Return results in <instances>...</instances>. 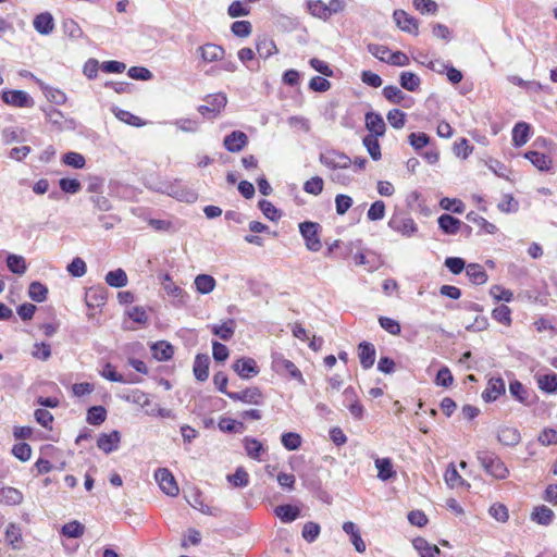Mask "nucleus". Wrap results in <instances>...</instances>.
Instances as JSON below:
<instances>
[{"mask_svg":"<svg viewBox=\"0 0 557 557\" xmlns=\"http://www.w3.org/2000/svg\"><path fill=\"white\" fill-rule=\"evenodd\" d=\"M492 317L494 320L502 324L510 325L511 323V310L506 305H500L494 308L492 311Z\"/></svg>","mask_w":557,"mask_h":557,"instance_id":"nucleus-55","label":"nucleus"},{"mask_svg":"<svg viewBox=\"0 0 557 557\" xmlns=\"http://www.w3.org/2000/svg\"><path fill=\"white\" fill-rule=\"evenodd\" d=\"M321 528L318 523L309 521L305 523L301 535L308 543H313L320 534Z\"/></svg>","mask_w":557,"mask_h":557,"instance_id":"nucleus-60","label":"nucleus"},{"mask_svg":"<svg viewBox=\"0 0 557 557\" xmlns=\"http://www.w3.org/2000/svg\"><path fill=\"white\" fill-rule=\"evenodd\" d=\"M531 126L525 122H518L512 128V144L515 147H522L530 137Z\"/></svg>","mask_w":557,"mask_h":557,"instance_id":"nucleus-28","label":"nucleus"},{"mask_svg":"<svg viewBox=\"0 0 557 557\" xmlns=\"http://www.w3.org/2000/svg\"><path fill=\"white\" fill-rule=\"evenodd\" d=\"M466 274L470 282L475 285H482L487 281V273L479 263H469L466 268Z\"/></svg>","mask_w":557,"mask_h":557,"instance_id":"nucleus-31","label":"nucleus"},{"mask_svg":"<svg viewBox=\"0 0 557 557\" xmlns=\"http://www.w3.org/2000/svg\"><path fill=\"white\" fill-rule=\"evenodd\" d=\"M99 374L107 379L110 382H117V383H126L127 381L124 379L122 374H120L115 367L112 366L110 362H107L102 370L99 372Z\"/></svg>","mask_w":557,"mask_h":557,"instance_id":"nucleus-56","label":"nucleus"},{"mask_svg":"<svg viewBox=\"0 0 557 557\" xmlns=\"http://www.w3.org/2000/svg\"><path fill=\"white\" fill-rule=\"evenodd\" d=\"M308 10L310 14H312L314 17L321 18L323 21H326L331 17L327 5L322 0H309L307 2Z\"/></svg>","mask_w":557,"mask_h":557,"instance_id":"nucleus-42","label":"nucleus"},{"mask_svg":"<svg viewBox=\"0 0 557 557\" xmlns=\"http://www.w3.org/2000/svg\"><path fill=\"white\" fill-rule=\"evenodd\" d=\"M408 141L414 150H421L430 143V136L426 133H411L408 136Z\"/></svg>","mask_w":557,"mask_h":557,"instance_id":"nucleus-61","label":"nucleus"},{"mask_svg":"<svg viewBox=\"0 0 557 557\" xmlns=\"http://www.w3.org/2000/svg\"><path fill=\"white\" fill-rule=\"evenodd\" d=\"M197 52L199 53L201 60L207 63L222 60L225 54L223 47L210 42L200 46L197 49Z\"/></svg>","mask_w":557,"mask_h":557,"instance_id":"nucleus-16","label":"nucleus"},{"mask_svg":"<svg viewBox=\"0 0 557 557\" xmlns=\"http://www.w3.org/2000/svg\"><path fill=\"white\" fill-rule=\"evenodd\" d=\"M107 419V410L103 406H92L87 410L86 421L90 425H100Z\"/></svg>","mask_w":557,"mask_h":557,"instance_id":"nucleus-44","label":"nucleus"},{"mask_svg":"<svg viewBox=\"0 0 557 557\" xmlns=\"http://www.w3.org/2000/svg\"><path fill=\"white\" fill-rule=\"evenodd\" d=\"M537 385L540 389L547 394L557 393V374L548 373L537 377Z\"/></svg>","mask_w":557,"mask_h":557,"instance_id":"nucleus-43","label":"nucleus"},{"mask_svg":"<svg viewBox=\"0 0 557 557\" xmlns=\"http://www.w3.org/2000/svg\"><path fill=\"white\" fill-rule=\"evenodd\" d=\"M510 395L524 406H530L533 403L531 399V393L529 389L518 380H513L509 383Z\"/></svg>","mask_w":557,"mask_h":557,"instance_id":"nucleus-24","label":"nucleus"},{"mask_svg":"<svg viewBox=\"0 0 557 557\" xmlns=\"http://www.w3.org/2000/svg\"><path fill=\"white\" fill-rule=\"evenodd\" d=\"M394 22L397 27H399L403 32L417 36L419 34V23L418 20L411 15H409L404 10H395L393 13Z\"/></svg>","mask_w":557,"mask_h":557,"instance_id":"nucleus-12","label":"nucleus"},{"mask_svg":"<svg viewBox=\"0 0 557 557\" xmlns=\"http://www.w3.org/2000/svg\"><path fill=\"white\" fill-rule=\"evenodd\" d=\"M444 265L455 275L460 274L466 270L467 265L465 259L460 257H447L444 261Z\"/></svg>","mask_w":557,"mask_h":557,"instance_id":"nucleus-58","label":"nucleus"},{"mask_svg":"<svg viewBox=\"0 0 557 557\" xmlns=\"http://www.w3.org/2000/svg\"><path fill=\"white\" fill-rule=\"evenodd\" d=\"M554 511L545 505L534 508L531 518L541 525H549L554 520Z\"/></svg>","mask_w":557,"mask_h":557,"instance_id":"nucleus-34","label":"nucleus"},{"mask_svg":"<svg viewBox=\"0 0 557 557\" xmlns=\"http://www.w3.org/2000/svg\"><path fill=\"white\" fill-rule=\"evenodd\" d=\"M383 96L386 100L395 104H401L405 100L406 95L394 85H387L383 88Z\"/></svg>","mask_w":557,"mask_h":557,"instance_id":"nucleus-50","label":"nucleus"},{"mask_svg":"<svg viewBox=\"0 0 557 557\" xmlns=\"http://www.w3.org/2000/svg\"><path fill=\"white\" fill-rule=\"evenodd\" d=\"M247 145L248 136L242 131H233L223 139V146L230 152H239Z\"/></svg>","mask_w":557,"mask_h":557,"instance_id":"nucleus-15","label":"nucleus"},{"mask_svg":"<svg viewBox=\"0 0 557 557\" xmlns=\"http://www.w3.org/2000/svg\"><path fill=\"white\" fill-rule=\"evenodd\" d=\"M388 227L405 237H412L418 232V225L410 216L393 214L387 223Z\"/></svg>","mask_w":557,"mask_h":557,"instance_id":"nucleus-6","label":"nucleus"},{"mask_svg":"<svg viewBox=\"0 0 557 557\" xmlns=\"http://www.w3.org/2000/svg\"><path fill=\"white\" fill-rule=\"evenodd\" d=\"M227 397L234 401H242L255 406H262L265 400L262 391L257 386L247 387L240 392L227 393Z\"/></svg>","mask_w":557,"mask_h":557,"instance_id":"nucleus-7","label":"nucleus"},{"mask_svg":"<svg viewBox=\"0 0 557 557\" xmlns=\"http://www.w3.org/2000/svg\"><path fill=\"white\" fill-rule=\"evenodd\" d=\"M151 351L158 361H168L174 355V347L166 341H159L151 345Z\"/></svg>","mask_w":557,"mask_h":557,"instance_id":"nucleus-26","label":"nucleus"},{"mask_svg":"<svg viewBox=\"0 0 557 557\" xmlns=\"http://www.w3.org/2000/svg\"><path fill=\"white\" fill-rule=\"evenodd\" d=\"M106 283L115 288H121L127 285V275L126 272L123 269H116L113 271H109L106 274Z\"/></svg>","mask_w":557,"mask_h":557,"instance_id":"nucleus-41","label":"nucleus"},{"mask_svg":"<svg viewBox=\"0 0 557 557\" xmlns=\"http://www.w3.org/2000/svg\"><path fill=\"white\" fill-rule=\"evenodd\" d=\"M366 128L369 136L382 137L385 134L386 125L382 115L374 111H369L364 115Z\"/></svg>","mask_w":557,"mask_h":557,"instance_id":"nucleus-13","label":"nucleus"},{"mask_svg":"<svg viewBox=\"0 0 557 557\" xmlns=\"http://www.w3.org/2000/svg\"><path fill=\"white\" fill-rule=\"evenodd\" d=\"M243 442L247 456L251 459L260 460V456L264 451L262 443L250 436H246Z\"/></svg>","mask_w":557,"mask_h":557,"instance_id":"nucleus-38","label":"nucleus"},{"mask_svg":"<svg viewBox=\"0 0 557 557\" xmlns=\"http://www.w3.org/2000/svg\"><path fill=\"white\" fill-rule=\"evenodd\" d=\"M399 84L401 88L414 92L419 89L421 79L413 72H401L399 75Z\"/></svg>","mask_w":557,"mask_h":557,"instance_id":"nucleus-40","label":"nucleus"},{"mask_svg":"<svg viewBox=\"0 0 557 557\" xmlns=\"http://www.w3.org/2000/svg\"><path fill=\"white\" fill-rule=\"evenodd\" d=\"M440 230L446 235H456L463 223L451 214L443 213L437 219Z\"/></svg>","mask_w":557,"mask_h":557,"instance_id":"nucleus-21","label":"nucleus"},{"mask_svg":"<svg viewBox=\"0 0 557 557\" xmlns=\"http://www.w3.org/2000/svg\"><path fill=\"white\" fill-rule=\"evenodd\" d=\"M537 442L543 446L557 445V431L552 428H545L537 436Z\"/></svg>","mask_w":557,"mask_h":557,"instance_id":"nucleus-64","label":"nucleus"},{"mask_svg":"<svg viewBox=\"0 0 557 557\" xmlns=\"http://www.w3.org/2000/svg\"><path fill=\"white\" fill-rule=\"evenodd\" d=\"M258 208L264 214V216L267 219H269L270 221L274 222V221H277L281 218L280 210L275 206H273L270 201H268L265 199L259 200Z\"/></svg>","mask_w":557,"mask_h":557,"instance_id":"nucleus-52","label":"nucleus"},{"mask_svg":"<svg viewBox=\"0 0 557 557\" xmlns=\"http://www.w3.org/2000/svg\"><path fill=\"white\" fill-rule=\"evenodd\" d=\"M60 189L66 194H77L82 189V184L76 178L63 177L59 180Z\"/></svg>","mask_w":557,"mask_h":557,"instance_id":"nucleus-62","label":"nucleus"},{"mask_svg":"<svg viewBox=\"0 0 557 557\" xmlns=\"http://www.w3.org/2000/svg\"><path fill=\"white\" fill-rule=\"evenodd\" d=\"M1 99L5 104L15 108H32L35 104L34 99L24 90H3Z\"/></svg>","mask_w":557,"mask_h":557,"instance_id":"nucleus-9","label":"nucleus"},{"mask_svg":"<svg viewBox=\"0 0 557 557\" xmlns=\"http://www.w3.org/2000/svg\"><path fill=\"white\" fill-rule=\"evenodd\" d=\"M7 267L10 272L17 275H23L27 270L25 258L15 253H8Z\"/></svg>","mask_w":557,"mask_h":557,"instance_id":"nucleus-37","label":"nucleus"},{"mask_svg":"<svg viewBox=\"0 0 557 557\" xmlns=\"http://www.w3.org/2000/svg\"><path fill=\"white\" fill-rule=\"evenodd\" d=\"M66 270L67 272L73 276V277H82L86 274L87 272V265H86V262L79 258V257H75L66 267Z\"/></svg>","mask_w":557,"mask_h":557,"instance_id":"nucleus-53","label":"nucleus"},{"mask_svg":"<svg viewBox=\"0 0 557 557\" xmlns=\"http://www.w3.org/2000/svg\"><path fill=\"white\" fill-rule=\"evenodd\" d=\"M506 392L505 381L500 377H491L486 388L482 392V399L485 403H493Z\"/></svg>","mask_w":557,"mask_h":557,"instance_id":"nucleus-14","label":"nucleus"},{"mask_svg":"<svg viewBox=\"0 0 557 557\" xmlns=\"http://www.w3.org/2000/svg\"><path fill=\"white\" fill-rule=\"evenodd\" d=\"M84 530L85 527L81 522L74 520L65 523L61 529V533L70 539H78L84 534Z\"/></svg>","mask_w":557,"mask_h":557,"instance_id":"nucleus-48","label":"nucleus"},{"mask_svg":"<svg viewBox=\"0 0 557 557\" xmlns=\"http://www.w3.org/2000/svg\"><path fill=\"white\" fill-rule=\"evenodd\" d=\"M236 322L233 319H228L223 322L221 325L214 324L211 326L212 333L221 338L222 341H230L235 333Z\"/></svg>","mask_w":557,"mask_h":557,"instance_id":"nucleus-32","label":"nucleus"},{"mask_svg":"<svg viewBox=\"0 0 557 557\" xmlns=\"http://www.w3.org/2000/svg\"><path fill=\"white\" fill-rule=\"evenodd\" d=\"M362 144L366 147V149H367L368 153L370 154V157L374 161H377V160L381 159L382 153H381V146H380V143H379V137L367 135L362 139Z\"/></svg>","mask_w":557,"mask_h":557,"instance_id":"nucleus-46","label":"nucleus"},{"mask_svg":"<svg viewBox=\"0 0 557 557\" xmlns=\"http://www.w3.org/2000/svg\"><path fill=\"white\" fill-rule=\"evenodd\" d=\"M440 206L442 209L446 211H451L457 214H461L465 211V205L459 199H451L448 197H444L440 201Z\"/></svg>","mask_w":557,"mask_h":557,"instance_id":"nucleus-57","label":"nucleus"},{"mask_svg":"<svg viewBox=\"0 0 557 557\" xmlns=\"http://www.w3.org/2000/svg\"><path fill=\"white\" fill-rule=\"evenodd\" d=\"M274 512L284 523H290L300 516V509L289 504L275 507Z\"/></svg>","mask_w":557,"mask_h":557,"instance_id":"nucleus-30","label":"nucleus"},{"mask_svg":"<svg viewBox=\"0 0 557 557\" xmlns=\"http://www.w3.org/2000/svg\"><path fill=\"white\" fill-rule=\"evenodd\" d=\"M188 504L194 507L195 509H198L205 515L219 517L221 515V509L218 507H210L203 502L202 494L199 491H194L190 493V495L187 497Z\"/></svg>","mask_w":557,"mask_h":557,"instance_id":"nucleus-19","label":"nucleus"},{"mask_svg":"<svg viewBox=\"0 0 557 557\" xmlns=\"http://www.w3.org/2000/svg\"><path fill=\"white\" fill-rule=\"evenodd\" d=\"M497 438L505 446H516L521 441V434L516 428L504 426L499 429Z\"/></svg>","mask_w":557,"mask_h":557,"instance_id":"nucleus-27","label":"nucleus"},{"mask_svg":"<svg viewBox=\"0 0 557 557\" xmlns=\"http://www.w3.org/2000/svg\"><path fill=\"white\" fill-rule=\"evenodd\" d=\"M233 371L243 380H250L260 373L257 361L250 357H240L232 364Z\"/></svg>","mask_w":557,"mask_h":557,"instance_id":"nucleus-8","label":"nucleus"},{"mask_svg":"<svg viewBox=\"0 0 557 557\" xmlns=\"http://www.w3.org/2000/svg\"><path fill=\"white\" fill-rule=\"evenodd\" d=\"M206 104L198 107V112L207 119L215 117L227 103V98L224 94L219 92L214 95H208L205 98Z\"/></svg>","mask_w":557,"mask_h":557,"instance_id":"nucleus-4","label":"nucleus"},{"mask_svg":"<svg viewBox=\"0 0 557 557\" xmlns=\"http://www.w3.org/2000/svg\"><path fill=\"white\" fill-rule=\"evenodd\" d=\"M301 441V436L296 432H285L281 435V443L287 450L298 449Z\"/></svg>","mask_w":557,"mask_h":557,"instance_id":"nucleus-49","label":"nucleus"},{"mask_svg":"<svg viewBox=\"0 0 557 557\" xmlns=\"http://www.w3.org/2000/svg\"><path fill=\"white\" fill-rule=\"evenodd\" d=\"M524 158L540 171H549L552 168V158L543 152L530 150L524 153Z\"/></svg>","mask_w":557,"mask_h":557,"instance_id":"nucleus-25","label":"nucleus"},{"mask_svg":"<svg viewBox=\"0 0 557 557\" xmlns=\"http://www.w3.org/2000/svg\"><path fill=\"white\" fill-rule=\"evenodd\" d=\"M218 425L219 429L225 433H240L244 430L243 422L236 421L231 418H221Z\"/></svg>","mask_w":557,"mask_h":557,"instance_id":"nucleus-51","label":"nucleus"},{"mask_svg":"<svg viewBox=\"0 0 557 557\" xmlns=\"http://www.w3.org/2000/svg\"><path fill=\"white\" fill-rule=\"evenodd\" d=\"M256 50L262 59H268L277 52L274 41L267 36H259L256 39Z\"/></svg>","mask_w":557,"mask_h":557,"instance_id":"nucleus-29","label":"nucleus"},{"mask_svg":"<svg viewBox=\"0 0 557 557\" xmlns=\"http://www.w3.org/2000/svg\"><path fill=\"white\" fill-rule=\"evenodd\" d=\"M159 191L176 198L180 201L195 202L197 200V194L193 189L183 185L178 180L162 184Z\"/></svg>","mask_w":557,"mask_h":557,"instance_id":"nucleus-3","label":"nucleus"},{"mask_svg":"<svg viewBox=\"0 0 557 557\" xmlns=\"http://www.w3.org/2000/svg\"><path fill=\"white\" fill-rule=\"evenodd\" d=\"M154 478L160 488L169 496H176L180 493L178 485L174 475L166 468H159L154 472Z\"/></svg>","mask_w":557,"mask_h":557,"instance_id":"nucleus-11","label":"nucleus"},{"mask_svg":"<svg viewBox=\"0 0 557 557\" xmlns=\"http://www.w3.org/2000/svg\"><path fill=\"white\" fill-rule=\"evenodd\" d=\"M384 215H385V203L382 200L374 201L370 206V208L367 212V218L370 221H380L384 218Z\"/></svg>","mask_w":557,"mask_h":557,"instance_id":"nucleus-63","label":"nucleus"},{"mask_svg":"<svg viewBox=\"0 0 557 557\" xmlns=\"http://www.w3.org/2000/svg\"><path fill=\"white\" fill-rule=\"evenodd\" d=\"M324 182L320 176H313L304 184L307 194L318 196L323 191Z\"/></svg>","mask_w":557,"mask_h":557,"instance_id":"nucleus-59","label":"nucleus"},{"mask_svg":"<svg viewBox=\"0 0 557 557\" xmlns=\"http://www.w3.org/2000/svg\"><path fill=\"white\" fill-rule=\"evenodd\" d=\"M375 347L372 343L363 341L358 345L360 364L364 370L373 367L375 362Z\"/></svg>","mask_w":557,"mask_h":557,"instance_id":"nucleus-20","label":"nucleus"},{"mask_svg":"<svg viewBox=\"0 0 557 557\" xmlns=\"http://www.w3.org/2000/svg\"><path fill=\"white\" fill-rule=\"evenodd\" d=\"M121 434L114 430L111 433H101L97 440V446L106 454H110L119 448Z\"/></svg>","mask_w":557,"mask_h":557,"instance_id":"nucleus-18","label":"nucleus"},{"mask_svg":"<svg viewBox=\"0 0 557 557\" xmlns=\"http://www.w3.org/2000/svg\"><path fill=\"white\" fill-rule=\"evenodd\" d=\"M210 358L207 354H197L195 357L193 372L197 381L205 382L209 377Z\"/></svg>","mask_w":557,"mask_h":557,"instance_id":"nucleus-22","label":"nucleus"},{"mask_svg":"<svg viewBox=\"0 0 557 557\" xmlns=\"http://www.w3.org/2000/svg\"><path fill=\"white\" fill-rule=\"evenodd\" d=\"M62 162L74 169H83L86 163L84 156L75 151H69L64 153L62 157Z\"/></svg>","mask_w":557,"mask_h":557,"instance_id":"nucleus-54","label":"nucleus"},{"mask_svg":"<svg viewBox=\"0 0 557 557\" xmlns=\"http://www.w3.org/2000/svg\"><path fill=\"white\" fill-rule=\"evenodd\" d=\"M194 284L198 293L207 295L214 289L216 282L212 275L199 274L195 277Z\"/></svg>","mask_w":557,"mask_h":557,"instance_id":"nucleus-35","label":"nucleus"},{"mask_svg":"<svg viewBox=\"0 0 557 557\" xmlns=\"http://www.w3.org/2000/svg\"><path fill=\"white\" fill-rule=\"evenodd\" d=\"M375 467L377 469V478L382 481H388L396 476L393 463L389 458H376Z\"/></svg>","mask_w":557,"mask_h":557,"instance_id":"nucleus-33","label":"nucleus"},{"mask_svg":"<svg viewBox=\"0 0 557 557\" xmlns=\"http://www.w3.org/2000/svg\"><path fill=\"white\" fill-rule=\"evenodd\" d=\"M320 162L332 171L349 169L352 161L344 152L337 150H329L320 154Z\"/></svg>","mask_w":557,"mask_h":557,"instance_id":"nucleus-5","label":"nucleus"},{"mask_svg":"<svg viewBox=\"0 0 557 557\" xmlns=\"http://www.w3.org/2000/svg\"><path fill=\"white\" fill-rule=\"evenodd\" d=\"M321 225L317 222L305 221L299 224V233L309 251L317 252L322 248V243L319 237Z\"/></svg>","mask_w":557,"mask_h":557,"instance_id":"nucleus-2","label":"nucleus"},{"mask_svg":"<svg viewBox=\"0 0 557 557\" xmlns=\"http://www.w3.org/2000/svg\"><path fill=\"white\" fill-rule=\"evenodd\" d=\"M272 367L278 374L287 373L292 379L297 380L301 384L306 383L300 370L295 363L285 359L282 355H275L273 357Z\"/></svg>","mask_w":557,"mask_h":557,"instance_id":"nucleus-10","label":"nucleus"},{"mask_svg":"<svg viewBox=\"0 0 557 557\" xmlns=\"http://www.w3.org/2000/svg\"><path fill=\"white\" fill-rule=\"evenodd\" d=\"M161 285L168 295L174 298H183L186 293L182 287L176 285L169 273H164L160 276Z\"/></svg>","mask_w":557,"mask_h":557,"instance_id":"nucleus-39","label":"nucleus"},{"mask_svg":"<svg viewBox=\"0 0 557 557\" xmlns=\"http://www.w3.org/2000/svg\"><path fill=\"white\" fill-rule=\"evenodd\" d=\"M33 26L40 35H49L54 29V20L51 13L44 12L35 16Z\"/></svg>","mask_w":557,"mask_h":557,"instance_id":"nucleus-23","label":"nucleus"},{"mask_svg":"<svg viewBox=\"0 0 557 557\" xmlns=\"http://www.w3.org/2000/svg\"><path fill=\"white\" fill-rule=\"evenodd\" d=\"M48 288L40 282H32L28 287V296L36 302H42L47 299Z\"/></svg>","mask_w":557,"mask_h":557,"instance_id":"nucleus-47","label":"nucleus"},{"mask_svg":"<svg viewBox=\"0 0 557 557\" xmlns=\"http://www.w3.org/2000/svg\"><path fill=\"white\" fill-rule=\"evenodd\" d=\"M475 455L480 466L488 475L496 480H505L509 475L507 466L495 451L480 449Z\"/></svg>","mask_w":557,"mask_h":557,"instance_id":"nucleus-1","label":"nucleus"},{"mask_svg":"<svg viewBox=\"0 0 557 557\" xmlns=\"http://www.w3.org/2000/svg\"><path fill=\"white\" fill-rule=\"evenodd\" d=\"M23 500V494L15 487H2L0 488V503L14 506L21 504Z\"/></svg>","mask_w":557,"mask_h":557,"instance_id":"nucleus-36","label":"nucleus"},{"mask_svg":"<svg viewBox=\"0 0 557 557\" xmlns=\"http://www.w3.org/2000/svg\"><path fill=\"white\" fill-rule=\"evenodd\" d=\"M107 300V290L103 286L90 287L86 290L85 302L90 309H97L104 306Z\"/></svg>","mask_w":557,"mask_h":557,"instance_id":"nucleus-17","label":"nucleus"},{"mask_svg":"<svg viewBox=\"0 0 557 557\" xmlns=\"http://www.w3.org/2000/svg\"><path fill=\"white\" fill-rule=\"evenodd\" d=\"M467 220L471 223L476 224L479 227H481L484 233L486 234H495L497 231V227L495 224L488 222L483 216L479 215L476 212L471 211L467 214Z\"/></svg>","mask_w":557,"mask_h":557,"instance_id":"nucleus-45","label":"nucleus"}]
</instances>
